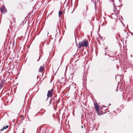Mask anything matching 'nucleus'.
<instances>
[{"label": "nucleus", "instance_id": "obj_1", "mask_svg": "<svg viewBox=\"0 0 133 133\" xmlns=\"http://www.w3.org/2000/svg\"><path fill=\"white\" fill-rule=\"evenodd\" d=\"M88 41L87 40L85 39L78 43V48H80L82 47H87L88 45Z\"/></svg>", "mask_w": 133, "mask_h": 133}, {"label": "nucleus", "instance_id": "obj_2", "mask_svg": "<svg viewBox=\"0 0 133 133\" xmlns=\"http://www.w3.org/2000/svg\"><path fill=\"white\" fill-rule=\"evenodd\" d=\"M114 5V13L116 15H118L119 14V9L120 8L118 6L116 7V6L115 5V4H113Z\"/></svg>", "mask_w": 133, "mask_h": 133}, {"label": "nucleus", "instance_id": "obj_3", "mask_svg": "<svg viewBox=\"0 0 133 133\" xmlns=\"http://www.w3.org/2000/svg\"><path fill=\"white\" fill-rule=\"evenodd\" d=\"M53 91V89H52L51 90H49L48 91V93L47 94L48 98H47L46 100L48 99V97H51L52 96V93Z\"/></svg>", "mask_w": 133, "mask_h": 133}, {"label": "nucleus", "instance_id": "obj_4", "mask_svg": "<svg viewBox=\"0 0 133 133\" xmlns=\"http://www.w3.org/2000/svg\"><path fill=\"white\" fill-rule=\"evenodd\" d=\"M0 11L3 14L5 13L7 11L6 9L4 6H3L1 8Z\"/></svg>", "mask_w": 133, "mask_h": 133}, {"label": "nucleus", "instance_id": "obj_5", "mask_svg": "<svg viewBox=\"0 0 133 133\" xmlns=\"http://www.w3.org/2000/svg\"><path fill=\"white\" fill-rule=\"evenodd\" d=\"M115 25L114 24H112L110 25L109 29L111 31H113L115 30Z\"/></svg>", "mask_w": 133, "mask_h": 133}, {"label": "nucleus", "instance_id": "obj_6", "mask_svg": "<svg viewBox=\"0 0 133 133\" xmlns=\"http://www.w3.org/2000/svg\"><path fill=\"white\" fill-rule=\"evenodd\" d=\"M112 18H114L115 19H117L118 16V15H116L115 14H114V13H112L111 15Z\"/></svg>", "mask_w": 133, "mask_h": 133}, {"label": "nucleus", "instance_id": "obj_7", "mask_svg": "<svg viewBox=\"0 0 133 133\" xmlns=\"http://www.w3.org/2000/svg\"><path fill=\"white\" fill-rule=\"evenodd\" d=\"M5 82L4 81H3L1 82L0 83V89H1L3 87Z\"/></svg>", "mask_w": 133, "mask_h": 133}, {"label": "nucleus", "instance_id": "obj_8", "mask_svg": "<svg viewBox=\"0 0 133 133\" xmlns=\"http://www.w3.org/2000/svg\"><path fill=\"white\" fill-rule=\"evenodd\" d=\"M44 68L43 67H42L41 66L39 68L38 71L40 72H42L44 70Z\"/></svg>", "mask_w": 133, "mask_h": 133}, {"label": "nucleus", "instance_id": "obj_9", "mask_svg": "<svg viewBox=\"0 0 133 133\" xmlns=\"http://www.w3.org/2000/svg\"><path fill=\"white\" fill-rule=\"evenodd\" d=\"M95 109L96 110L97 112H98L99 111V109L98 106L96 104H95Z\"/></svg>", "mask_w": 133, "mask_h": 133}, {"label": "nucleus", "instance_id": "obj_10", "mask_svg": "<svg viewBox=\"0 0 133 133\" xmlns=\"http://www.w3.org/2000/svg\"><path fill=\"white\" fill-rule=\"evenodd\" d=\"M8 125H6L1 130V131H3L4 129H6L8 128Z\"/></svg>", "mask_w": 133, "mask_h": 133}, {"label": "nucleus", "instance_id": "obj_11", "mask_svg": "<svg viewBox=\"0 0 133 133\" xmlns=\"http://www.w3.org/2000/svg\"><path fill=\"white\" fill-rule=\"evenodd\" d=\"M62 13L61 11H59V12L58 15H59V17H60L61 15H62Z\"/></svg>", "mask_w": 133, "mask_h": 133}, {"label": "nucleus", "instance_id": "obj_12", "mask_svg": "<svg viewBox=\"0 0 133 133\" xmlns=\"http://www.w3.org/2000/svg\"><path fill=\"white\" fill-rule=\"evenodd\" d=\"M40 59V57H39V59H38L37 60V61H39V59Z\"/></svg>", "mask_w": 133, "mask_h": 133}, {"label": "nucleus", "instance_id": "obj_13", "mask_svg": "<svg viewBox=\"0 0 133 133\" xmlns=\"http://www.w3.org/2000/svg\"><path fill=\"white\" fill-rule=\"evenodd\" d=\"M52 100V99H51L50 101V104L51 103H50V102Z\"/></svg>", "mask_w": 133, "mask_h": 133}, {"label": "nucleus", "instance_id": "obj_14", "mask_svg": "<svg viewBox=\"0 0 133 133\" xmlns=\"http://www.w3.org/2000/svg\"><path fill=\"white\" fill-rule=\"evenodd\" d=\"M82 128H83V127L82 126Z\"/></svg>", "mask_w": 133, "mask_h": 133}, {"label": "nucleus", "instance_id": "obj_15", "mask_svg": "<svg viewBox=\"0 0 133 133\" xmlns=\"http://www.w3.org/2000/svg\"><path fill=\"white\" fill-rule=\"evenodd\" d=\"M23 104L22 105V106H23Z\"/></svg>", "mask_w": 133, "mask_h": 133}, {"label": "nucleus", "instance_id": "obj_16", "mask_svg": "<svg viewBox=\"0 0 133 133\" xmlns=\"http://www.w3.org/2000/svg\"><path fill=\"white\" fill-rule=\"evenodd\" d=\"M112 1H113V0H112ZM113 1H114V0H113Z\"/></svg>", "mask_w": 133, "mask_h": 133}, {"label": "nucleus", "instance_id": "obj_17", "mask_svg": "<svg viewBox=\"0 0 133 133\" xmlns=\"http://www.w3.org/2000/svg\"><path fill=\"white\" fill-rule=\"evenodd\" d=\"M1 130L0 129V130Z\"/></svg>", "mask_w": 133, "mask_h": 133}]
</instances>
